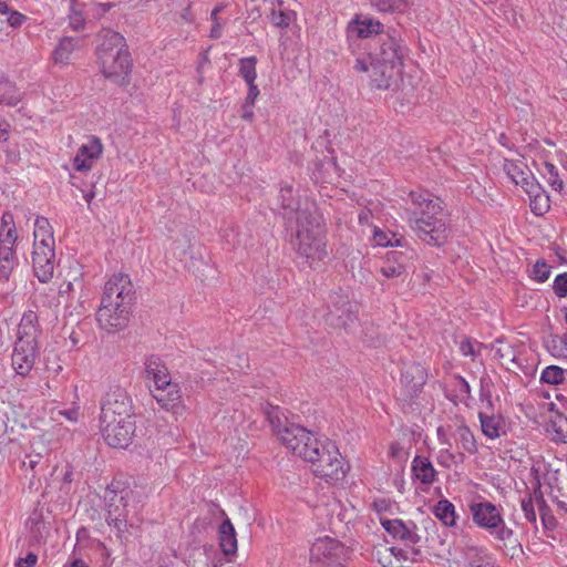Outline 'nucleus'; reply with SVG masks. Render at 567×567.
Returning a JSON list of instances; mask_svg holds the SVG:
<instances>
[{"instance_id":"24","label":"nucleus","mask_w":567,"mask_h":567,"mask_svg":"<svg viewBox=\"0 0 567 567\" xmlns=\"http://www.w3.org/2000/svg\"><path fill=\"white\" fill-rule=\"evenodd\" d=\"M70 279L62 284L59 288V302L62 300L65 305H72V301L75 299L76 293H79L80 299L82 297V291L84 289V281L82 278V274L80 269H74L69 274Z\"/></svg>"},{"instance_id":"9","label":"nucleus","mask_w":567,"mask_h":567,"mask_svg":"<svg viewBox=\"0 0 567 567\" xmlns=\"http://www.w3.org/2000/svg\"><path fill=\"white\" fill-rule=\"evenodd\" d=\"M101 433L107 445L114 449H126L135 434L134 419H100Z\"/></svg>"},{"instance_id":"4","label":"nucleus","mask_w":567,"mask_h":567,"mask_svg":"<svg viewBox=\"0 0 567 567\" xmlns=\"http://www.w3.org/2000/svg\"><path fill=\"white\" fill-rule=\"evenodd\" d=\"M403 48L393 34L381 38L379 49L365 59H357L354 70L370 72L371 86L378 90L389 89L391 81L401 72Z\"/></svg>"},{"instance_id":"19","label":"nucleus","mask_w":567,"mask_h":567,"mask_svg":"<svg viewBox=\"0 0 567 567\" xmlns=\"http://www.w3.org/2000/svg\"><path fill=\"white\" fill-rule=\"evenodd\" d=\"M383 528L395 539L405 544H417L421 540L416 533V525L412 522L405 523L402 519L380 518Z\"/></svg>"},{"instance_id":"21","label":"nucleus","mask_w":567,"mask_h":567,"mask_svg":"<svg viewBox=\"0 0 567 567\" xmlns=\"http://www.w3.org/2000/svg\"><path fill=\"white\" fill-rule=\"evenodd\" d=\"M412 478L429 487L437 481V471L426 456L415 455L411 464Z\"/></svg>"},{"instance_id":"22","label":"nucleus","mask_w":567,"mask_h":567,"mask_svg":"<svg viewBox=\"0 0 567 567\" xmlns=\"http://www.w3.org/2000/svg\"><path fill=\"white\" fill-rule=\"evenodd\" d=\"M40 330L38 326V316L33 311L25 312L18 326V334L16 342H24L28 344H38Z\"/></svg>"},{"instance_id":"25","label":"nucleus","mask_w":567,"mask_h":567,"mask_svg":"<svg viewBox=\"0 0 567 567\" xmlns=\"http://www.w3.org/2000/svg\"><path fill=\"white\" fill-rule=\"evenodd\" d=\"M145 371L148 378L154 381L155 388H163L174 384L171 381L169 372L161 360L156 355H150L145 361Z\"/></svg>"},{"instance_id":"38","label":"nucleus","mask_w":567,"mask_h":567,"mask_svg":"<svg viewBox=\"0 0 567 567\" xmlns=\"http://www.w3.org/2000/svg\"><path fill=\"white\" fill-rule=\"evenodd\" d=\"M545 347L553 357L567 358V334H550L545 341Z\"/></svg>"},{"instance_id":"35","label":"nucleus","mask_w":567,"mask_h":567,"mask_svg":"<svg viewBox=\"0 0 567 567\" xmlns=\"http://www.w3.org/2000/svg\"><path fill=\"white\" fill-rule=\"evenodd\" d=\"M21 100V93L16 84L0 72V104L16 106Z\"/></svg>"},{"instance_id":"26","label":"nucleus","mask_w":567,"mask_h":567,"mask_svg":"<svg viewBox=\"0 0 567 567\" xmlns=\"http://www.w3.org/2000/svg\"><path fill=\"white\" fill-rule=\"evenodd\" d=\"M478 419L482 432L486 437L495 440L506 433V424L502 415L480 411Z\"/></svg>"},{"instance_id":"11","label":"nucleus","mask_w":567,"mask_h":567,"mask_svg":"<svg viewBox=\"0 0 567 567\" xmlns=\"http://www.w3.org/2000/svg\"><path fill=\"white\" fill-rule=\"evenodd\" d=\"M99 62L105 78L123 84L131 72L132 61L128 50L100 53Z\"/></svg>"},{"instance_id":"44","label":"nucleus","mask_w":567,"mask_h":567,"mask_svg":"<svg viewBox=\"0 0 567 567\" xmlns=\"http://www.w3.org/2000/svg\"><path fill=\"white\" fill-rule=\"evenodd\" d=\"M372 557L382 566V567H394L393 563L395 559L394 547H389L386 545H378L373 547Z\"/></svg>"},{"instance_id":"2","label":"nucleus","mask_w":567,"mask_h":567,"mask_svg":"<svg viewBox=\"0 0 567 567\" xmlns=\"http://www.w3.org/2000/svg\"><path fill=\"white\" fill-rule=\"evenodd\" d=\"M133 286L125 274H115L105 284L101 306L96 311L99 327L107 333H117L128 327Z\"/></svg>"},{"instance_id":"49","label":"nucleus","mask_w":567,"mask_h":567,"mask_svg":"<svg viewBox=\"0 0 567 567\" xmlns=\"http://www.w3.org/2000/svg\"><path fill=\"white\" fill-rule=\"evenodd\" d=\"M565 379V372L557 365H549L542 372L540 380L548 384H559Z\"/></svg>"},{"instance_id":"8","label":"nucleus","mask_w":567,"mask_h":567,"mask_svg":"<svg viewBox=\"0 0 567 567\" xmlns=\"http://www.w3.org/2000/svg\"><path fill=\"white\" fill-rule=\"evenodd\" d=\"M457 556L453 563L460 567H497L495 556L483 545L463 537L455 547Z\"/></svg>"},{"instance_id":"36","label":"nucleus","mask_w":567,"mask_h":567,"mask_svg":"<svg viewBox=\"0 0 567 567\" xmlns=\"http://www.w3.org/2000/svg\"><path fill=\"white\" fill-rule=\"evenodd\" d=\"M433 514L445 526H454L456 523L455 506L449 499L439 501L433 507Z\"/></svg>"},{"instance_id":"54","label":"nucleus","mask_w":567,"mask_h":567,"mask_svg":"<svg viewBox=\"0 0 567 567\" xmlns=\"http://www.w3.org/2000/svg\"><path fill=\"white\" fill-rule=\"evenodd\" d=\"M553 290L559 298L567 296V272H563L556 276L553 282Z\"/></svg>"},{"instance_id":"5","label":"nucleus","mask_w":567,"mask_h":567,"mask_svg":"<svg viewBox=\"0 0 567 567\" xmlns=\"http://www.w3.org/2000/svg\"><path fill=\"white\" fill-rule=\"evenodd\" d=\"M266 416L287 450L303 461L308 456L313 457L312 450L320 446L321 441L312 432L298 424L289 423L286 419L284 420L278 406H270L266 411Z\"/></svg>"},{"instance_id":"20","label":"nucleus","mask_w":567,"mask_h":567,"mask_svg":"<svg viewBox=\"0 0 567 567\" xmlns=\"http://www.w3.org/2000/svg\"><path fill=\"white\" fill-rule=\"evenodd\" d=\"M470 512L473 523L484 530L494 525L497 517L503 515L502 507H498L487 501L472 503L470 505Z\"/></svg>"},{"instance_id":"27","label":"nucleus","mask_w":567,"mask_h":567,"mask_svg":"<svg viewBox=\"0 0 567 567\" xmlns=\"http://www.w3.org/2000/svg\"><path fill=\"white\" fill-rule=\"evenodd\" d=\"M499 545L501 548L504 547H516L518 545L517 537L515 532L507 526L503 515L497 517L494 522V525L487 527L485 529Z\"/></svg>"},{"instance_id":"34","label":"nucleus","mask_w":567,"mask_h":567,"mask_svg":"<svg viewBox=\"0 0 567 567\" xmlns=\"http://www.w3.org/2000/svg\"><path fill=\"white\" fill-rule=\"evenodd\" d=\"M79 40L75 38L65 37L61 39L54 49L52 56L56 64L69 63L72 53L78 49Z\"/></svg>"},{"instance_id":"15","label":"nucleus","mask_w":567,"mask_h":567,"mask_svg":"<svg viewBox=\"0 0 567 567\" xmlns=\"http://www.w3.org/2000/svg\"><path fill=\"white\" fill-rule=\"evenodd\" d=\"M426 371L420 363L411 362L402 369L401 383L406 400H412L426 382Z\"/></svg>"},{"instance_id":"13","label":"nucleus","mask_w":567,"mask_h":567,"mask_svg":"<svg viewBox=\"0 0 567 567\" xmlns=\"http://www.w3.org/2000/svg\"><path fill=\"white\" fill-rule=\"evenodd\" d=\"M310 555L315 560L333 566L341 563L346 548L339 540L326 536L316 539L310 548Z\"/></svg>"},{"instance_id":"31","label":"nucleus","mask_w":567,"mask_h":567,"mask_svg":"<svg viewBox=\"0 0 567 567\" xmlns=\"http://www.w3.org/2000/svg\"><path fill=\"white\" fill-rule=\"evenodd\" d=\"M219 544L226 555L235 554L237 550L236 532L229 518H226L219 527Z\"/></svg>"},{"instance_id":"39","label":"nucleus","mask_w":567,"mask_h":567,"mask_svg":"<svg viewBox=\"0 0 567 567\" xmlns=\"http://www.w3.org/2000/svg\"><path fill=\"white\" fill-rule=\"evenodd\" d=\"M371 6L379 12H403L410 6V0H370Z\"/></svg>"},{"instance_id":"56","label":"nucleus","mask_w":567,"mask_h":567,"mask_svg":"<svg viewBox=\"0 0 567 567\" xmlns=\"http://www.w3.org/2000/svg\"><path fill=\"white\" fill-rule=\"evenodd\" d=\"M389 455L398 462H405L408 453L399 442H392L389 447Z\"/></svg>"},{"instance_id":"3","label":"nucleus","mask_w":567,"mask_h":567,"mask_svg":"<svg viewBox=\"0 0 567 567\" xmlns=\"http://www.w3.org/2000/svg\"><path fill=\"white\" fill-rule=\"evenodd\" d=\"M292 245L298 256L311 268L328 256L324 221L311 203H305V208L297 212Z\"/></svg>"},{"instance_id":"63","label":"nucleus","mask_w":567,"mask_h":567,"mask_svg":"<svg viewBox=\"0 0 567 567\" xmlns=\"http://www.w3.org/2000/svg\"><path fill=\"white\" fill-rule=\"evenodd\" d=\"M372 212L370 208L362 209L358 215V220L361 225L372 226Z\"/></svg>"},{"instance_id":"62","label":"nucleus","mask_w":567,"mask_h":567,"mask_svg":"<svg viewBox=\"0 0 567 567\" xmlns=\"http://www.w3.org/2000/svg\"><path fill=\"white\" fill-rule=\"evenodd\" d=\"M37 561L38 556L33 553H29L25 557L18 559L16 567H34Z\"/></svg>"},{"instance_id":"6","label":"nucleus","mask_w":567,"mask_h":567,"mask_svg":"<svg viewBox=\"0 0 567 567\" xmlns=\"http://www.w3.org/2000/svg\"><path fill=\"white\" fill-rule=\"evenodd\" d=\"M312 451L315 453L313 457L308 456L306 462L311 464L316 476L327 482H337L344 477L347 473L346 462L333 442L329 440L321 441L320 446Z\"/></svg>"},{"instance_id":"7","label":"nucleus","mask_w":567,"mask_h":567,"mask_svg":"<svg viewBox=\"0 0 567 567\" xmlns=\"http://www.w3.org/2000/svg\"><path fill=\"white\" fill-rule=\"evenodd\" d=\"M106 520L118 532L126 529L128 516L135 509L134 492L130 487H120L118 483H112L105 492Z\"/></svg>"},{"instance_id":"23","label":"nucleus","mask_w":567,"mask_h":567,"mask_svg":"<svg viewBox=\"0 0 567 567\" xmlns=\"http://www.w3.org/2000/svg\"><path fill=\"white\" fill-rule=\"evenodd\" d=\"M409 256L403 251H389L380 268V272L388 279L401 277L405 272Z\"/></svg>"},{"instance_id":"50","label":"nucleus","mask_w":567,"mask_h":567,"mask_svg":"<svg viewBox=\"0 0 567 567\" xmlns=\"http://www.w3.org/2000/svg\"><path fill=\"white\" fill-rule=\"evenodd\" d=\"M518 185L522 186V188L527 193L529 197L538 194L544 189L542 185L536 181L532 172L529 174H525V177L522 178V183Z\"/></svg>"},{"instance_id":"18","label":"nucleus","mask_w":567,"mask_h":567,"mask_svg":"<svg viewBox=\"0 0 567 567\" xmlns=\"http://www.w3.org/2000/svg\"><path fill=\"white\" fill-rule=\"evenodd\" d=\"M154 399L161 408L171 412L175 416H181L185 412V405L177 383L157 388Z\"/></svg>"},{"instance_id":"37","label":"nucleus","mask_w":567,"mask_h":567,"mask_svg":"<svg viewBox=\"0 0 567 567\" xmlns=\"http://www.w3.org/2000/svg\"><path fill=\"white\" fill-rule=\"evenodd\" d=\"M540 174L554 190L561 192L564 189V177L566 175L564 173L560 174L556 165L550 162H545Z\"/></svg>"},{"instance_id":"29","label":"nucleus","mask_w":567,"mask_h":567,"mask_svg":"<svg viewBox=\"0 0 567 567\" xmlns=\"http://www.w3.org/2000/svg\"><path fill=\"white\" fill-rule=\"evenodd\" d=\"M382 23L374 19H354L350 22L348 32L350 35L365 39L373 34H379L382 31Z\"/></svg>"},{"instance_id":"45","label":"nucleus","mask_w":567,"mask_h":567,"mask_svg":"<svg viewBox=\"0 0 567 567\" xmlns=\"http://www.w3.org/2000/svg\"><path fill=\"white\" fill-rule=\"evenodd\" d=\"M295 20V12L291 10H284L279 4L278 8H272L269 14V21L277 28H287Z\"/></svg>"},{"instance_id":"43","label":"nucleus","mask_w":567,"mask_h":567,"mask_svg":"<svg viewBox=\"0 0 567 567\" xmlns=\"http://www.w3.org/2000/svg\"><path fill=\"white\" fill-rule=\"evenodd\" d=\"M457 440L464 451L470 454H475L477 452V444L474 434L466 425H460L456 429Z\"/></svg>"},{"instance_id":"61","label":"nucleus","mask_w":567,"mask_h":567,"mask_svg":"<svg viewBox=\"0 0 567 567\" xmlns=\"http://www.w3.org/2000/svg\"><path fill=\"white\" fill-rule=\"evenodd\" d=\"M42 458V455L37 454H29L25 456V460L22 461V467L25 470L34 471L35 466L40 463Z\"/></svg>"},{"instance_id":"64","label":"nucleus","mask_w":567,"mask_h":567,"mask_svg":"<svg viewBox=\"0 0 567 567\" xmlns=\"http://www.w3.org/2000/svg\"><path fill=\"white\" fill-rule=\"evenodd\" d=\"M556 433L560 442H567V420L559 422Z\"/></svg>"},{"instance_id":"42","label":"nucleus","mask_w":567,"mask_h":567,"mask_svg":"<svg viewBox=\"0 0 567 567\" xmlns=\"http://www.w3.org/2000/svg\"><path fill=\"white\" fill-rule=\"evenodd\" d=\"M372 241L375 246H380V247L402 246L401 237H396L395 234H393L391 231H384L377 226L373 227Z\"/></svg>"},{"instance_id":"41","label":"nucleus","mask_w":567,"mask_h":567,"mask_svg":"<svg viewBox=\"0 0 567 567\" xmlns=\"http://www.w3.org/2000/svg\"><path fill=\"white\" fill-rule=\"evenodd\" d=\"M503 167H504V171L507 174V176L516 185L522 183V178L525 177V174L530 173V171L527 168V166L520 161L505 159Z\"/></svg>"},{"instance_id":"51","label":"nucleus","mask_w":567,"mask_h":567,"mask_svg":"<svg viewBox=\"0 0 567 567\" xmlns=\"http://www.w3.org/2000/svg\"><path fill=\"white\" fill-rule=\"evenodd\" d=\"M550 276V266L544 260H537L533 267V278L538 282H545Z\"/></svg>"},{"instance_id":"55","label":"nucleus","mask_w":567,"mask_h":567,"mask_svg":"<svg viewBox=\"0 0 567 567\" xmlns=\"http://www.w3.org/2000/svg\"><path fill=\"white\" fill-rule=\"evenodd\" d=\"M539 511H540V519L543 522L544 527L547 529H553L556 526V519L549 513V509L543 499H542V506H540Z\"/></svg>"},{"instance_id":"30","label":"nucleus","mask_w":567,"mask_h":567,"mask_svg":"<svg viewBox=\"0 0 567 567\" xmlns=\"http://www.w3.org/2000/svg\"><path fill=\"white\" fill-rule=\"evenodd\" d=\"M19 265L16 248L0 247V280L9 281L12 272Z\"/></svg>"},{"instance_id":"58","label":"nucleus","mask_w":567,"mask_h":567,"mask_svg":"<svg viewBox=\"0 0 567 567\" xmlns=\"http://www.w3.org/2000/svg\"><path fill=\"white\" fill-rule=\"evenodd\" d=\"M17 229L14 216L11 212L7 210L0 218V230Z\"/></svg>"},{"instance_id":"52","label":"nucleus","mask_w":567,"mask_h":567,"mask_svg":"<svg viewBox=\"0 0 567 567\" xmlns=\"http://www.w3.org/2000/svg\"><path fill=\"white\" fill-rule=\"evenodd\" d=\"M520 507H522L525 518L529 523L536 524L537 517H536V512H535L534 502H533L532 496L522 498Z\"/></svg>"},{"instance_id":"12","label":"nucleus","mask_w":567,"mask_h":567,"mask_svg":"<svg viewBox=\"0 0 567 567\" xmlns=\"http://www.w3.org/2000/svg\"><path fill=\"white\" fill-rule=\"evenodd\" d=\"M54 246L33 244L32 267L34 276L40 282H48L53 277L55 268Z\"/></svg>"},{"instance_id":"17","label":"nucleus","mask_w":567,"mask_h":567,"mask_svg":"<svg viewBox=\"0 0 567 567\" xmlns=\"http://www.w3.org/2000/svg\"><path fill=\"white\" fill-rule=\"evenodd\" d=\"M38 358V344L16 342L11 357L12 368L21 375L27 377L34 367Z\"/></svg>"},{"instance_id":"1","label":"nucleus","mask_w":567,"mask_h":567,"mask_svg":"<svg viewBox=\"0 0 567 567\" xmlns=\"http://www.w3.org/2000/svg\"><path fill=\"white\" fill-rule=\"evenodd\" d=\"M409 200L404 214L413 233L426 245L443 246L450 235L443 202L426 190H411Z\"/></svg>"},{"instance_id":"59","label":"nucleus","mask_w":567,"mask_h":567,"mask_svg":"<svg viewBox=\"0 0 567 567\" xmlns=\"http://www.w3.org/2000/svg\"><path fill=\"white\" fill-rule=\"evenodd\" d=\"M476 346L480 347L481 344L477 342H474L470 339H464L460 344V350H461L462 354L465 357H467V355L475 357L476 355V349H475Z\"/></svg>"},{"instance_id":"48","label":"nucleus","mask_w":567,"mask_h":567,"mask_svg":"<svg viewBox=\"0 0 567 567\" xmlns=\"http://www.w3.org/2000/svg\"><path fill=\"white\" fill-rule=\"evenodd\" d=\"M257 59L255 56L243 58L239 60V74L246 83L255 82Z\"/></svg>"},{"instance_id":"60","label":"nucleus","mask_w":567,"mask_h":567,"mask_svg":"<svg viewBox=\"0 0 567 567\" xmlns=\"http://www.w3.org/2000/svg\"><path fill=\"white\" fill-rule=\"evenodd\" d=\"M25 19L27 17L24 14L12 10V12L6 18V22L12 28H18L25 21Z\"/></svg>"},{"instance_id":"46","label":"nucleus","mask_w":567,"mask_h":567,"mask_svg":"<svg viewBox=\"0 0 567 567\" xmlns=\"http://www.w3.org/2000/svg\"><path fill=\"white\" fill-rule=\"evenodd\" d=\"M464 458L465 456L463 453H453L450 450V446L440 450L436 456L437 463L445 468H451L452 466L462 464Z\"/></svg>"},{"instance_id":"14","label":"nucleus","mask_w":567,"mask_h":567,"mask_svg":"<svg viewBox=\"0 0 567 567\" xmlns=\"http://www.w3.org/2000/svg\"><path fill=\"white\" fill-rule=\"evenodd\" d=\"M329 311L326 315L327 322L336 328L347 329L354 322L355 316L352 306L346 295L334 293L330 296Z\"/></svg>"},{"instance_id":"10","label":"nucleus","mask_w":567,"mask_h":567,"mask_svg":"<svg viewBox=\"0 0 567 567\" xmlns=\"http://www.w3.org/2000/svg\"><path fill=\"white\" fill-rule=\"evenodd\" d=\"M134 419V409L131 396L127 392L120 388H111L101 402L100 419Z\"/></svg>"},{"instance_id":"57","label":"nucleus","mask_w":567,"mask_h":567,"mask_svg":"<svg viewBox=\"0 0 567 567\" xmlns=\"http://www.w3.org/2000/svg\"><path fill=\"white\" fill-rule=\"evenodd\" d=\"M372 507L381 518L384 517V514L391 512L393 504L389 499L379 498L372 503Z\"/></svg>"},{"instance_id":"47","label":"nucleus","mask_w":567,"mask_h":567,"mask_svg":"<svg viewBox=\"0 0 567 567\" xmlns=\"http://www.w3.org/2000/svg\"><path fill=\"white\" fill-rule=\"evenodd\" d=\"M529 206L532 212L537 216H542L549 210V196L547 195L545 189L529 197Z\"/></svg>"},{"instance_id":"28","label":"nucleus","mask_w":567,"mask_h":567,"mask_svg":"<svg viewBox=\"0 0 567 567\" xmlns=\"http://www.w3.org/2000/svg\"><path fill=\"white\" fill-rule=\"evenodd\" d=\"M128 50L125 39L118 32H115L110 29H104L99 34V45H97V58H100V53L103 52H121Z\"/></svg>"},{"instance_id":"53","label":"nucleus","mask_w":567,"mask_h":567,"mask_svg":"<svg viewBox=\"0 0 567 567\" xmlns=\"http://www.w3.org/2000/svg\"><path fill=\"white\" fill-rule=\"evenodd\" d=\"M19 234L17 229L0 230V247L16 248Z\"/></svg>"},{"instance_id":"32","label":"nucleus","mask_w":567,"mask_h":567,"mask_svg":"<svg viewBox=\"0 0 567 567\" xmlns=\"http://www.w3.org/2000/svg\"><path fill=\"white\" fill-rule=\"evenodd\" d=\"M33 244L39 245H55L53 228L47 217L37 216L34 220V230H33Z\"/></svg>"},{"instance_id":"40","label":"nucleus","mask_w":567,"mask_h":567,"mask_svg":"<svg viewBox=\"0 0 567 567\" xmlns=\"http://www.w3.org/2000/svg\"><path fill=\"white\" fill-rule=\"evenodd\" d=\"M492 352L493 359L497 360L503 365L512 363L515 360L514 348L511 344L504 343L499 340H496L492 344Z\"/></svg>"},{"instance_id":"16","label":"nucleus","mask_w":567,"mask_h":567,"mask_svg":"<svg viewBox=\"0 0 567 567\" xmlns=\"http://www.w3.org/2000/svg\"><path fill=\"white\" fill-rule=\"evenodd\" d=\"M103 144L96 136H90L78 150L73 166L78 172H89L95 162L102 156Z\"/></svg>"},{"instance_id":"33","label":"nucleus","mask_w":567,"mask_h":567,"mask_svg":"<svg viewBox=\"0 0 567 567\" xmlns=\"http://www.w3.org/2000/svg\"><path fill=\"white\" fill-rule=\"evenodd\" d=\"M278 200L281 204L285 217L288 218L289 220H291L292 217H295V221H296L297 220V212L305 208V206L300 207L299 202H296L295 196H293V189L290 186L282 187L280 189Z\"/></svg>"}]
</instances>
